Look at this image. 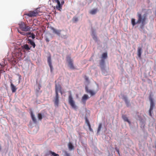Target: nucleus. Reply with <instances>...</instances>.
Listing matches in <instances>:
<instances>
[{"label": "nucleus", "mask_w": 156, "mask_h": 156, "mask_svg": "<svg viewBox=\"0 0 156 156\" xmlns=\"http://www.w3.org/2000/svg\"><path fill=\"white\" fill-rule=\"evenodd\" d=\"M68 147L69 150H71L73 149L74 146L71 142H69L68 144Z\"/></svg>", "instance_id": "5701e85b"}, {"label": "nucleus", "mask_w": 156, "mask_h": 156, "mask_svg": "<svg viewBox=\"0 0 156 156\" xmlns=\"http://www.w3.org/2000/svg\"><path fill=\"white\" fill-rule=\"evenodd\" d=\"M84 78H85V80L86 81H87L88 80V78L87 76H85Z\"/></svg>", "instance_id": "4c0bfd02"}, {"label": "nucleus", "mask_w": 156, "mask_h": 156, "mask_svg": "<svg viewBox=\"0 0 156 156\" xmlns=\"http://www.w3.org/2000/svg\"><path fill=\"white\" fill-rule=\"evenodd\" d=\"M102 57L103 58H106L107 57V53H104L102 54Z\"/></svg>", "instance_id": "bb28decb"}, {"label": "nucleus", "mask_w": 156, "mask_h": 156, "mask_svg": "<svg viewBox=\"0 0 156 156\" xmlns=\"http://www.w3.org/2000/svg\"><path fill=\"white\" fill-rule=\"evenodd\" d=\"M59 91H60V92L61 93V94H62V91L61 90H59Z\"/></svg>", "instance_id": "a19ab883"}, {"label": "nucleus", "mask_w": 156, "mask_h": 156, "mask_svg": "<svg viewBox=\"0 0 156 156\" xmlns=\"http://www.w3.org/2000/svg\"><path fill=\"white\" fill-rule=\"evenodd\" d=\"M62 89L61 86L59 84H55V93L58 94V91Z\"/></svg>", "instance_id": "9b49d317"}, {"label": "nucleus", "mask_w": 156, "mask_h": 156, "mask_svg": "<svg viewBox=\"0 0 156 156\" xmlns=\"http://www.w3.org/2000/svg\"><path fill=\"white\" fill-rule=\"evenodd\" d=\"M46 41L47 42H49V40L48 39V38H46Z\"/></svg>", "instance_id": "ea45409f"}, {"label": "nucleus", "mask_w": 156, "mask_h": 156, "mask_svg": "<svg viewBox=\"0 0 156 156\" xmlns=\"http://www.w3.org/2000/svg\"><path fill=\"white\" fill-rule=\"evenodd\" d=\"M101 126H102V124L101 123H100L99 125L98 128V130H97L98 133H99V132L101 130Z\"/></svg>", "instance_id": "c85d7f7f"}, {"label": "nucleus", "mask_w": 156, "mask_h": 156, "mask_svg": "<svg viewBox=\"0 0 156 156\" xmlns=\"http://www.w3.org/2000/svg\"><path fill=\"white\" fill-rule=\"evenodd\" d=\"M52 29L53 32L54 33L58 35V36L60 35V32L61 31V30H57L53 28H52Z\"/></svg>", "instance_id": "ddd939ff"}, {"label": "nucleus", "mask_w": 156, "mask_h": 156, "mask_svg": "<svg viewBox=\"0 0 156 156\" xmlns=\"http://www.w3.org/2000/svg\"><path fill=\"white\" fill-rule=\"evenodd\" d=\"M97 11V9H93L90 11V13L91 14H94L96 13Z\"/></svg>", "instance_id": "b1692460"}, {"label": "nucleus", "mask_w": 156, "mask_h": 156, "mask_svg": "<svg viewBox=\"0 0 156 156\" xmlns=\"http://www.w3.org/2000/svg\"><path fill=\"white\" fill-rule=\"evenodd\" d=\"M64 156H70L69 153H67L66 152H65V155Z\"/></svg>", "instance_id": "e433bc0d"}, {"label": "nucleus", "mask_w": 156, "mask_h": 156, "mask_svg": "<svg viewBox=\"0 0 156 156\" xmlns=\"http://www.w3.org/2000/svg\"><path fill=\"white\" fill-rule=\"evenodd\" d=\"M70 92L71 93V92ZM68 101L69 104L73 108L75 109H76L77 108V106L75 104V101L73 100L72 95L71 93L69 96Z\"/></svg>", "instance_id": "f03ea898"}, {"label": "nucleus", "mask_w": 156, "mask_h": 156, "mask_svg": "<svg viewBox=\"0 0 156 156\" xmlns=\"http://www.w3.org/2000/svg\"><path fill=\"white\" fill-rule=\"evenodd\" d=\"M73 21L75 22H76L78 21V19L76 17H74L73 19Z\"/></svg>", "instance_id": "2f4dec72"}, {"label": "nucleus", "mask_w": 156, "mask_h": 156, "mask_svg": "<svg viewBox=\"0 0 156 156\" xmlns=\"http://www.w3.org/2000/svg\"><path fill=\"white\" fill-rule=\"evenodd\" d=\"M55 2L57 4V5L56 6V8L58 10L60 11L62 9V6L61 5L60 1L59 0H55Z\"/></svg>", "instance_id": "9d476101"}, {"label": "nucleus", "mask_w": 156, "mask_h": 156, "mask_svg": "<svg viewBox=\"0 0 156 156\" xmlns=\"http://www.w3.org/2000/svg\"><path fill=\"white\" fill-rule=\"evenodd\" d=\"M137 16L138 17V20L137 21L136 23L138 24L140 23H143L146 24V20L147 19V15L146 14H144L143 15V16H142L141 14L138 12L137 13Z\"/></svg>", "instance_id": "f257e3e1"}, {"label": "nucleus", "mask_w": 156, "mask_h": 156, "mask_svg": "<svg viewBox=\"0 0 156 156\" xmlns=\"http://www.w3.org/2000/svg\"><path fill=\"white\" fill-rule=\"evenodd\" d=\"M145 24H143V23H141V24L140 25V28L141 29H143L144 28V26Z\"/></svg>", "instance_id": "473e14b6"}, {"label": "nucleus", "mask_w": 156, "mask_h": 156, "mask_svg": "<svg viewBox=\"0 0 156 156\" xmlns=\"http://www.w3.org/2000/svg\"><path fill=\"white\" fill-rule=\"evenodd\" d=\"M37 117L38 119L40 120H41L42 119V115L41 113H38L37 115Z\"/></svg>", "instance_id": "cd10ccee"}, {"label": "nucleus", "mask_w": 156, "mask_h": 156, "mask_svg": "<svg viewBox=\"0 0 156 156\" xmlns=\"http://www.w3.org/2000/svg\"><path fill=\"white\" fill-rule=\"evenodd\" d=\"M30 114L33 122L34 123H36L37 122L36 119L32 112H31Z\"/></svg>", "instance_id": "a211bd4d"}, {"label": "nucleus", "mask_w": 156, "mask_h": 156, "mask_svg": "<svg viewBox=\"0 0 156 156\" xmlns=\"http://www.w3.org/2000/svg\"><path fill=\"white\" fill-rule=\"evenodd\" d=\"M131 23L132 25L133 26H135L136 24H137L138 23H136V22H135V20L134 18H132L131 19Z\"/></svg>", "instance_id": "393cba45"}, {"label": "nucleus", "mask_w": 156, "mask_h": 156, "mask_svg": "<svg viewBox=\"0 0 156 156\" xmlns=\"http://www.w3.org/2000/svg\"><path fill=\"white\" fill-rule=\"evenodd\" d=\"M38 12L37 10L33 11H30L28 13L25 14L27 16L30 17L36 16L38 14Z\"/></svg>", "instance_id": "423d86ee"}, {"label": "nucleus", "mask_w": 156, "mask_h": 156, "mask_svg": "<svg viewBox=\"0 0 156 156\" xmlns=\"http://www.w3.org/2000/svg\"><path fill=\"white\" fill-rule=\"evenodd\" d=\"M100 67L102 71L105 70V61L104 59H102L100 61Z\"/></svg>", "instance_id": "1a4fd4ad"}, {"label": "nucleus", "mask_w": 156, "mask_h": 156, "mask_svg": "<svg viewBox=\"0 0 156 156\" xmlns=\"http://www.w3.org/2000/svg\"><path fill=\"white\" fill-rule=\"evenodd\" d=\"M29 34L31 35L29 37H32L33 39H34L35 38V34L33 33H30Z\"/></svg>", "instance_id": "c756f323"}, {"label": "nucleus", "mask_w": 156, "mask_h": 156, "mask_svg": "<svg viewBox=\"0 0 156 156\" xmlns=\"http://www.w3.org/2000/svg\"><path fill=\"white\" fill-rule=\"evenodd\" d=\"M122 98L124 100L126 103L127 105H128L129 104V102L128 101L127 98L126 96H125L124 95H123L122 96Z\"/></svg>", "instance_id": "4be33fe9"}, {"label": "nucleus", "mask_w": 156, "mask_h": 156, "mask_svg": "<svg viewBox=\"0 0 156 156\" xmlns=\"http://www.w3.org/2000/svg\"><path fill=\"white\" fill-rule=\"evenodd\" d=\"M50 153L51 154V156H59L58 154H57L54 152L51 151H50Z\"/></svg>", "instance_id": "a878e982"}, {"label": "nucleus", "mask_w": 156, "mask_h": 156, "mask_svg": "<svg viewBox=\"0 0 156 156\" xmlns=\"http://www.w3.org/2000/svg\"><path fill=\"white\" fill-rule=\"evenodd\" d=\"M59 96L58 94H55V97L54 100L55 105V107H58L59 104Z\"/></svg>", "instance_id": "0eeeda50"}, {"label": "nucleus", "mask_w": 156, "mask_h": 156, "mask_svg": "<svg viewBox=\"0 0 156 156\" xmlns=\"http://www.w3.org/2000/svg\"><path fill=\"white\" fill-rule=\"evenodd\" d=\"M18 32L19 33H20V34H22V35H24L25 34V33L23 32H21L20 30H18Z\"/></svg>", "instance_id": "c9c22d12"}, {"label": "nucleus", "mask_w": 156, "mask_h": 156, "mask_svg": "<svg viewBox=\"0 0 156 156\" xmlns=\"http://www.w3.org/2000/svg\"><path fill=\"white\" fill-rule=\"evenodd\" d=\"M89 98L87 95L85 94L82 97V101L83 103L85 104L86 100Z\"/></svg>", "instance_id": "f8f14e48"}, {"label": "nucleus", "mask_w": 156, "mask_h": 156, "mask_svg": "<svg viewBox=\"0 0 156 156\" xmlns=\"http://www.w3.org/2000/svg\"><path fill=\"white\" fill-rule=\"evenodd\" d=\"M47 61L48 64L50 68L51 72H52L53 70V66L52 65L51 57L50 56H49L48 57Z\"/></svg>", "instance_id": "6e6552de"}, {"label": "nucleus", "mask_w": 156, "mask_h": 156, "mask_svg": "<svg viewBox=\"0 0 156 156\" xmlns=\"http://www.w3.org/2000/svg\"><path fill=\"white\" fill-rule=\"evenodd\" d=\"M89 129V130L91 131H93V129L91 127V126L90 124H89V125L88 126Z\"/></svg>", "instance_id": "72a5a7b5"}, {"label": "nucleus", "mask_w": 156, "mask_h": 156, "mask_svg": "<svg viewBox=\"0 0 156 156\" xmlns=\"http://www.w3.org/2000/svg\"><path fill=\"white\" fill-rule=\"evenodd\" d=\"M16 55L17 58H19L22 56L23 54L21 51H19L18 52H16Z\"/></svg>", "instance_id": "f3484780"}, {"label": "nucleus", "mask_w": 156, "mask_h": 156, "mask_svg": "<svg viewBox=\"0 0 156 156\" xmlns=\"http://www.w3.org/2000/svg\"><path fill=\"white\" fill-rule=\"evenodd\" d=\"M87 92L90 93L91 96L94 95L96 94V92L91 90H87Z\"/></svg>", "instance_id": "dca6fc26"}, {"label": "nucleus", "mask_w": 156, "mask_h": 156, "mask_svg": "<svg viewBox=\"0 0 156 156\" xmlns=\"http://www.w3.org/2000/svg\"><path fill=\"white\" fill-rule=\"evenodd\" d=\"M149 99L150 102V107L149 110V114L151 116H152L151 112L153 110V108L154 106V104L152 98L151 97H149Z\"/></svg>", "instance_id": "39448f33"}, {"label": "nucleus", "mask_w": 156, "mask_h": 156, "mask_svg": "<svg viewBox=\"0 0 156 156\" xmlns=\"http://www.w3.org/2000/svg\"><path fill=\"white\" fill-rule=\"evenodd\" d=\"M22 48L27 50H29L30 49V48L29 47L28 45L26 44L22 46Z\"/></svg>", "instance_id": "6ab92c4d"}, {"label": "nucleus", "mask_w": 156, "mask_h": 156, "mask_svg": "<svg viewBox=\"0 0 156 156\" xmlns=\"http://www.w3.org/2000/svg\"><path fill=\"white\" fill-rule=\"evenodd\" d=\"M86 123H87V126L89 125V124H90L89 121L87 119H86Z\"/></svg>", "instance_id": "f704fd0d"}, {"label": "nucleus", "mask_w": 156, "mask_h": 156, "mask_svg": "<svg viewBox=\"0 0 156 156\" xmlns=\"http://www.w3.org/2000/svg\"><path fill=\"white\" fill-rule=\"evenodd\" d=\"M19 28L22 31H27L31 29L29 26H27L24 22H21L19 24Z\"/></svg>", "instance_id": "7ed1b4c3"}, {"label": "nucleus", "mask_w": 156, "mask_h": 156, "mask_svg": "<svg viewBox=\"0 0 156 156\" xmlns=\"http://www.w3.org/2000/svg\"><path fill=\"white\" fill-rule=\"evenodd\" d=\"M11 87L12 92H15L16 91L17 88L12 83H11Z\"/></svg>", "instance_id": "2eb2a0df"}, {"label": "nucleus", "mask_w": 156, "mask_h": 156, "mask_svg": "<svg viewBox=\"0 0 156 156\" xmlns=\"http://www.w3.org/2000/svg\"><path fill=\"white\" fill-rule=\"evenodd\" d=\"M64 3V1L63 0L62 1H61V3H60L61 5L62 6V5H63Z\"/></svg>", "instance_id": "58836bf2"}, {"label": "nucleus", "mask_w": 156, "mask_h": 156, "mask_svg": "<svg viewBox=\"0 0 156 156\" xmlns=\"http://www.w3.org/2000/svg\"><path fill=\"white\" fill-rule=\"evenodd\" d=\"M122 118L125 121L127 122L129 124L130 123V122L129 121L128 118L125 115H123Z\"/></svg>", "instance_id": "aec40b11"}, {"label": "nucleus", "mask_w": 156, "mask_h": 156, "mask_svg": "<svg viewBox=\"0 0 156 156\" xmlns=\"http://www.w3.org/2000/svg\"><path fill=\"white\" fill-rule=\"evenodd\" d=\"M92 37L93 39L95 41H97V36L94 34H93L92 35Z\"/></svg>", "instance_id": "7c9ffc66"}, {"label": "nucleus", "mask_w": 156, "mask_h": 156, "mask_svg": "<svg viewBox=\"0 0 156 156\" xmlns=\"http://www.w3.org/2000/svg\"><path fill=\"white\" fill-rule=\"evenodd\" d=\"M66 60L68 63L70 68L72 69H74L75 67L73 65V60L71 57L69 56H67L66 58Z\"/></svg>", "instance_id": "20e7f679"}, {"label": "nucleus", "mask_w": 156, "mask_h": 156, "mask_svg": "<svg viewBox=\"0 0 156 156\" xmlns=\"http://www.w3.org/2000/svg\"><path fill=\"white\" fill-rule=\"evenodd\" d=\"M142 48L139 47L138 48L137 55L139 58H141L142 54Z\"/></svg>", "instance_id": "4468645a"}, {"label": "nucleus", "mask_w": 156, "mask_h": 156, "mask_svg": "<svg viewBox=\"0 0 156 156\" xmlns=\"http://www.w3.org/2000/svg\"><path fill=\"white\" fill-rule=\"evenodd\" d=\"M118 152H119V150H118Z\"/></svg>", "instance_id": "37998d69"}, {"label": "nucleus", "mask_w": 156, "mask_h": 156, "mask_svg": "<svg viewBox=\"0 0 156 156\" xmlns=\"http://www.w3.org/2000/svg\"><path fill=\"white\" fill-rule=\"evenodd\" d=\"M28 41H29L28 43H30V44L32 45L34 48L35 47L36 45L34 42L32 41L30 39H28Z\"/></svg>", "instance_id": "412c9836"}, {"label": "nucleus", "mask_w": 156, "mask_h": 156, "mask_svg": "<svg viewBox=\"0 0 156 156\" xmlns=\"http://www.w3.org/2000/svg\"><path fill=\"white\" fill-rule=\"evenodd\" d=\"M1 66H2V67H4V65H1Z\"/></svg>", "instance_id": "79ce46f5"}]
</instances>
